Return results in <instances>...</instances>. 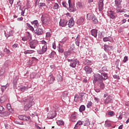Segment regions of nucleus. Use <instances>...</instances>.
Returning <instances> with one entry per match:
<instances>
[{"label":"nucleus","instance_id":"1","mask_svg":"<svg viewBox=\"0 0 129 129\" xmlns=\"http://www.w3.org/2000/svg\"><path fill=\"white\" fill-rule=\"evenodd\" d=\"M107 78H108L107 74L100 73L99 74H94L93 83L94 84H100V89L103 90L105 88V86L104 85V83H103V80H106Z\"/></svg>","mask_w":129,"mask_h":129},{"label":"nucleus","instance_id":"2","mask_svg":"<svg viewBox=\"0 0 129 129\" xmlns=\"http://www.w3.org/2000/svg\"><path fill=\"white\" fill-rule=\"evenodd\" d=\"M34 99V98L32 96H29L27 98L26 97L23 99V101H24L25 103V106L24 109L26 111L27 110H29L30 108H31V106H32L33 104V100Z\"/></svg>","mask_w":129,"mask_h":129},{"label":"nucleus","instance_id":"3","mask_svg":"<svg viewBox=\"0 0 129 129\" xmlns=\"http://www.w3.org/2000/svg\"><path fill=\"white\" fill-rule=\"evenodd\" d=\"M70 12H76L77 10H79L80 9H82L83 8V5H82V3L80 2H78L76 3V7L74 6V3H73V4H70Z\"/></svg>","mask_w":129,"mask_h":129},{"label":"nucleus","instance_id":"4","mask_svg":"<svg viewBox=\"0 0 129 129\" xmlns=\"http://www.w3.org/2000/svg\"><path fill=\"white\" fill-rule=\"evenodd\" d=\"M41 20L42 23L44 26H47L49 25V23L50 22V18L49 17V15L47 14H43L42 15Z\"/></svg>","mask_w":129,"mask_h":129},{"label":"nucleus","instance_id":"5","mask_svg":"<svg viewBox=\"0 0 129 129\" xmlns=\"http://www.w3.org/2000/svg\"><path fill=\"white\" fill-rule=\"evenodd\" d=\"M48 47L47 45H44L41 47H40V49H37V53L39 54V55H42L43 54H45L46 52H47V49Z\"/></svg>","mask_w":129,"mask_h":129},{"label":"nucleus","instance_id":"6","mask_svg":"<svg viewBox=\"0 0 129 129\" xmlns=\"http://www.w3.org/2000/svg\"><path fill=\"white\" fill-rule=\"evenodd\" d=\"M38 44L39 42L37 40H34L30 42L29 46L31 49H36V47L38 46Z\"/></svg>","mask_w":129,"mask_h":129},{"label":"nucleus","instance_id":"7","mask_svg":"<svg viewBox=\"0 0 129 129\" xmlns=\"http://www.w3.org/2000/svg\"><path fill=\"white\" fill-rule=\"evenodd\" d=\"M19 118L21 120H24V121H30L31 120V117H30L29 116H26L24 115H19Z\"/></svg>","mask_w":129,"mask_h":129},{"label":"nucleus","instance_id":"8","mask_svg":"<svg viewBox=\"0 0 129 129\" xmlns=\"http://www.w3.org/2000/svg\"><path fill=\"white\" fill-rule=\"evenodd\" d=\"M73 3H72V0H69L68 3L66 2H62V5L63 8H66V9H69V10L70 12V5H73Z\"/></svg>","mask_w":129,"mask_h":129},{"label":"nucleus","instance_id":"9","mask_svg":"<svg viewBox=\"0 0 129 129\" xmlns=\"http://www.w3.org/2000/svg\"><path fill=\"white\" fill-rule=\"evenodd\" d=\"M85 23V17H81L77 21V24L79 26H82Z\"/></svg>","mask_w":129,"mask_h":129},{"label":"nucleus","instance_id":"10","mask_svg":"<svg viewBox=\"0 0 129 129\" xmlns=\"http://www.w3.org/2000/svg\"><path fill=\"white\" fill-rule=\"evenodd\" d=\"M112 102V97L111 95L108 96L104 100V104H108Z\"/></svg>","mask_w":129,"mask_h":129},{"label":"nucleus","instance_id":"11","mask_svg":"<svg viewBox=\"0 0 129 129\" xmlns=\"http://www.w3.org/2000/svg\"><path fill=\"white\" fill-rule=\"evenodd\" d=\"M56 115H57V114L56 113V111H52L49 112L48 113L47 117L48 118L52 119V118H54V117H56Z\"/></svg>","mask_w":129,"mask_h":129},{"label":"nucleus","instance_id":"12","mask_svg":"<svg viewBox=\"0 0 129 129\" xmlns=\"http://www.w3.org/2000/svg\"><path fill=\"white\" fill-rule=\"evenodd\" d=\"M68 62L71 63L70 65H79V60L77 59H68Z\"/></svg>","mask_w":129,"mask_h":129},{"label":"nucleus","instance_id":"13","mask_svg":"<svg viewBox=\"0 0 129 129\" xmlns=\"http://www.w3.org/2000/svg\"><path fill=\"white\" fill-rule=\"evenodd\" d=\"M104 0H99V3H98V9L99 12H102L103 10V2Z\"/></svg>","mask_w":129,"mask_h":129},{"label":"nucleus","instance_id":"14","mask_svg":"<svg viewBox=\"0 0 129 129\" xmlns=\"http://www.w3.org/2000/svg\"><path fill=\"white\" fill-rule=\"evenodd\" d=\"M34 32L36 35L40 36V35H42L43 33H44V30L42 28H37L34 31Z\"/></svg>","mask_w":129,"mask_h":129},{"label":"nucleus","instance_id":"15","mask_svg":"<svg viewBox=\"0 0 129 129\" xmlns=\"http://www.w3.org/2000/svg\"><path fill=\"white\" fill-rule=\"evenodd\" d=\"M67 23H68V21L67 20L60 19L59 22V26H61V27H65V26H67Z\"/></svg>","mask_w":129,"mask_h":129},{"label":"nucleus","instance_id":"16","mask_svg":"<svg viewBox=\"0 0 129 129\" xmlns=\"http://www.w3.org/2000/svg\"><path fill=\"white\" fill-rule=\"evenodd\" d=\"M84 70H85V71H86V73H87V74H90V73H91V72H92V69H91L88 66L85 67Z\"/></svg>","mask_w":129,"mask_h":129},{"label":"nucleus","instance_id":"17","mask_svg":"<svg viewBox=\"0 0 129 129\" xmlns=\"http://www.w3.org/2000/svg\"><path fill=\"white\" fill-rule=\"evenodd\" d=\"M74 20L73 18H71L70 20L69 21L68 26L69 28H72L73 26H74Z\"/></svg>","mask_w":129,"mask_h":129},{"label":"nucleus","instance_id":"18","mask_svg":"<svg viewBox=\"0 0 129 129\" xmlns=\"http://www.w3.org/2000/svg\"><path fill=\"white\" fill-rule=\"evenodd\" d=\"M108 16L109 17L110 19H115V16H114V13L112 11H110L108 13Z\"/></svg>","mask_w":129,"mask_h":129},{"label":"nucleus","instance_id":"19","mask_svg":"<svg viewBox=\"0 0 129 129\" xmlns=\"http://www.w3.org/2000/svg\"><path fill=\"white\" fill-rule=\"evenodd\" d=\"M91 34L92 36H93L95 38H96V37H97V30L92 29L91 31Z\"/></svg>","mask_w":129,"mask_h":129},{"label":"nucleus","instance_id":"20","mask_svg":"<svg viewBox=\"0 0 129 129\" xmlns=\"http://www.w3.org/2000/svg\"><path fill=\"white\" fill-rule=\"evenodd\" d=\"M32 25H34V28H38L40 27V25H39V22L38 20H34L33 22H31Z\"/></svg>","mask_w":129,"mask_h":129},{"label":"nucleus","instance_id":"21","mask_svg":"<svg viewBox=\"0 0 129 129\" xmlns=\"http://www.w3.org/2000/svg\"><path fill=\"white\" fill-rule=\"evenodd\" d=\"M48 82L49 83H53V82H54V81H55V78H54V76H53V75H50L48 77Z\"/></svg>","mask_w":129,"mask_h":129},{"label":"nucleus","instance_id":"22","mask_svg":"<svg viewBox=\"0 0 129 129\" xmlns=\"http://www.w3.org/2000/svg\"><path fill=\"white\" fill-rule=\"evenodd\" d=\"M75 42L77 46L79 47V43H80V35H78L76 39H75Z\"/></svg>","mask_w":129,"mask_h":129},{"label":"nucleus","instance_id":"23","mask_svg":"<svg viewBox=\"0 0 129 129\" xmlns=\"http://www.w3.org/2000/svg\"><path fill=\"white\" fill-rule=\"evenodd\" d=\"M94 17L95 16L93 14L89 13L87 15V19L90 21V20H92Z\"/></svg>","mask_w":129,"mask_h":129},{"label":"nucleus","instance_id":"24","mask_svg":"<svg viewBox=\"0 0 129 129\" xmlns=\"http://www.w3.org/2000/svg\"><path fill=\"white\" fill-rule=\"evenodd\" d=\"M9 115H10V113L8 111L0 112V116H9Z\"/></svg>","mask_w":129,"mask_h":129},{"label":"nucleus","instance_id":"25","mask_svg":"<svg viewBox=\"0 0 129 129\" xmlns=\"http://www.w3.org/2000/svg\"><path fill=\"white\" fill-rule=\"evenodd\" d=\"M36 61V62L38 61V59L36 57H32V60H29V65H31V64H34V62Z\"/></svg>","mask_w":129,"mask_h":129},{"label":"nucleus","instance_id":"26","mask_svg":"<svg viewBox=\"0 0 129 129\" xmlns=\"http://www.w3.org/2000/svg\"><path fill=\"white\" fill-rule=\"evenodd\" d=\"M68 96V92H64L61 95V98L62 99H66Z\"/></svg>","mask_w":129,"mask_h":129},{"label":"nucleus","instance_id":"27","mask_svg":"<svg viewBox=\"0 0 129 129\" xmlns=\"http://www.w3.org/2000/svg\"><path fill=\"white\" fill-rule=\"evenodd\" d=\"M104 47L105 51H110V50H111V47H110L106 44H105Z\"/></svg>","mask_w":129,"mask_h":129},{"label":"nucleus","instance_id":"28","mask_svg":"<svg viewBox=\"0 0 129 129\" xmlns=\"http://www.w3.org/2000/svg\"><path fill=\"white\" fill-rule=\"evenodd\" d=\"M13 31H10L9 34H7V32H5V36L7 37V38H9V37H11V36L13 35Z\"/></svg>","mask_w":129,"mask_h":129},{"label":"nucleus","instance_id":"29","mask_svg":"<svg viewBox=\"0 0 129 129\" xmlns=\"http://www.w3.org/2000/svg\"><path fill=\"white\" fill-rule=\"evenodd\" d=\"M120 4H121V0H115V5L116 7L120 6Z\"/></svg>","mask_w":129,"mask_h":129},{"label":"nucleus","instance_id":"30","mask_svg":"<svg viewBox=\"0 0 129 129\" xmlns=\"http://www.w3.org/2000/svg\"><path fill=\"white\" fill-rule=\"evenodd\" d=\"M71 54V51H70V50H68L64 52V55L66 58H67V57H68L69 56H70Z\"/></svg>","mask_w":129,"mask_h":129},{"label":"nucleus","instance_id":"31","mask_svg":"<svg viewBox=\"0 0 129 129\" xmlns=\"http://www.w3.org/2000/svg\"><path fill=\"white\" fill-rule=\"evenodd\" d=\"M35 51L33 50H27L25 51H24V54H33V53H34Z\"/></svg>","mask_w":129,"mask_h":129},{"label":"nucleus","instance_id":"32","mask_svg":"<svg viewBox=\"0 0 129 129\" xmlns=\"http://www.w3.org/2000/svg\"><path fill=\"white\" fill-rule=\"evenodd\" d=\"M84 110H85V106H84V105H82L80 107V108H79L80 112H82L83 111H84Z\"/></svg>","mask_w":129,"mask_h":129},{"label":"nucleus","instance_id":"33","mask_svg":"<svg viewBox=\"0 0 129 129\" xmlns=\"http://www.w3.org/2000/svg\"><path fill=\"white\" fill-rule=\"evenodd\" d=\"M105 127H109V126H111V124L108 122V121L106 120L105 122V124H104Z\"/></svg>","mask_w":129,"mask_h":129},{"label":"nucleus","instance_id":"34","mask_svg":"<svg viewBox=\"0 0 129 129\" xmlns=\"http://www.w3.org/2000/svg\"><path fill=\"white\" fill-rule=\"evenodd\" d=\"M56 79L57 81H62L63 80V78L62 76L60 75H57L56 76Z\"/></svg>","mask_w":129,"mask_h":129},{"label":"nucleus","instance_id":"35","mask_svg":"<svg viewBox=\"0 0 129 129\" xmlns=\"http://www.w3.org/2000/svg\"><path fill=\"white\" fill-rule=\"evenodd\" d=\"M82 122L81 121H80V120H79L77 122V124L75 125V128L77 129V127H78V125H82Z\"/></svg>","mask_w":129,"mask_h":129},{"label":"nucleus","instance_id":"36","mask_svg":"<svg viewBox=\"0 0 129 129\" xmlns=\"http://www.w3.org/2000/svg\"><path fill=\"white\" fill-rule=\"evenodd\" d=\"M26 25L30 31H34V27H33L32 26H31V25H30V24L26 23Z\"/></svg>","mask_w":129,"mask_h":129},{"label":"nucleus","instance_id":"37","mask_svg":"<svg viewBox=\"0 0 129 129\" xmlns=\"http://www.w3.org/2000/svg\"><path fill=\"white\" fill-rule=\"evenodd\" d=\"M4 52H5V53H6V54H8V55H10V54H11V51L9 50L7 48H5L4 49Z\"/></svg>","mask_w":129,"mask_h":129},{"label":"nucleus","instance_id":"38","mask_svg":"<svg viewBox=\"0 0 129 129\" xmlns=\"http://www.w3.org/2000/svg\"><path fill=\"white\" fill-rule=\"evenodd\" d=\"M56 123L58 125H63V124H64V122L62 120L57 121Z\"/></svg>","mask_w":129,"mask_h":129},{"label":"nucleus","instance_id":"39","mask_svg":"<svg viewBox=\"0 0 129 129\" xmlns=\"http://www.w3.org/2000/svg\"><path fill=\"white\" fill-rule=\"evenodd\" d=\"M59 9V5L58 3H54L53 5V10H58Z\"/></svg>","mask_w":129,"mask_h":129},{"label":"nucleus","instance_id":"40","mask_svg":"<svg viewBox=\"0 0 129 129\" xmlns=\"http://www.w3.org/2000/svg\"><path fill=\"white\" fill-rule=\"evenodd\" d=\"M20 89L21 91L25 92V91L28 90V87L24 86L21 87Z\"/></svg>","mask_w":129,"mask_h":129},{"label":"nucleus","instance_id":"41","mask_svg":"<svg viewBox=\"0 0 129 129\" xmlns=\"http://www.w3.org/2000/svg\"><path fill=\"white\" fill-rule=\"evenodd\" d=\"M116 13H120L121 11V7L116 6Z\"/></svg>","mask_w":129,"mask_h":129},{"label":"nucleus","instance_id":"42","mask_svg":"<svg viewBox=\"0 0 129 129\" xmlns=\"http://www.w3.org/2000/svg\"><path fill=\"white\" fill-rule=\"evenodd\" d=\"M58 52H59L60 53H63L64 52V49H63L62 46H59Z\"/></svg>","mask_w":129,"mask_h":129},{"label":"nucleus","instance_id":"43","mask_svg":"<svg viewBox=\"0 0 129 129\" xmlns=\"http://www.w3.org/2000/svg\"><path fill=\"white\" fill-rule=\"evenodd\" d=\"M92 102L90 101V102H88L87 105V108H90L91 107V106H92Z\"/></svg>","mask_w":129,"mask_h":129},{"label":"nucleus","instance_id":"44","mask_svg":"<svg viewBox=\"0 0 129 129\" xmlns=\"http://www.w3.org/2000/svg\"><path fill=\"white\" fill-rule=\"evenodd\" d=\"M92 21L94 24H97L98 23V20L95 18V16L93 18Z\"/></svg>","mask_w":129,"mask_h":129},{"label":"nucleus","instance_id":"45","mask_svg":"<svg viewBox=\"0 0 129 129\" xmlns=\"http://www.w3.org/2000/svg\"><path fill=\"white\" fill-rule=\"evenodd\" d=\"M54 56H55V52H54V51L51 52L49 54V57H50V58H54Z\"/></svg>","mask_w":129,"mask_h":129},{"label":"nucleus","instance_id":"46","mask_svg":"<svg viewBox=\"0 0 129 129\" xmlns=\"http://www.w3.org/2000/svg\"><path fill=\"white\" fill-rule=\"evenodd\" d=\"M7 87H8V86H2V87H1L2 92H4L5 91V90H6L7 89Z\"/></svg>","mask_w":129,"mask_h":129},{"label":"nucleus","instance_id":"47","mask_svg":"<svg viewBox=\"0 0 129 129\" xmlns=\"http://www.w3.org/2000/svg\"><path fill=\"white\" fill-rule=\"evenodd\" d=\"M110 37H104L103 40L104 41V42H109V41H110V38H109Z\"/></svg>","mask_w":129,"mask_h":129},{"label":"nucleus","instance_id":"48","mask_svg":"<svg viewBox=\"0 0 129 129\" xmlns=\"http://www.w3.org/2000/svg\"><path fill=\"white\" fill-rule=\"evenodd\" d=\"M71 50H72V51L75 50L76 49L75 48V44H72L71 46Z\"/></svg>","mask_w":129,"mask_h":129},{"label":"nucleus","instance_id":"49","mask_svg":"<svg viewBox=\"0 0 129 129\" xmlns=\"http://www.w3.org/2000/svg\"><path fill=\"white\" fill-rule=\"evenodd\" d=\"M76 116H77L76 113H73L72 114L71 118H73V119H75V118H76Z\"/></svg>","mask_w":129,"mask_h":129},{"label":"nucleus","instance_id":"50","mask_svg":"<svg viewBox=\"0 0 129 129\" xmlns=\"http://www.w3.org/2000/svg\"><path fill=\"white\" fill-rule=\"evenodd\" d=\"M126 61H128V57L127 56H125L124 57L123 62H124V63H125V62H126Z\"/></svg>","mask_w":129,"mask_h":129},{"label":"nucleus","instance_id":"51","mask_svg":"<svg viewBox=\"0 0 129 129\" xmlns=\"http://www.w3.org/2000/svg\"><path fill=\"white\" fill-rule=\"evenodd\" d=\"M85 65H90V64H91V61L87 59L86 60V62H85Z\"/></svg>","mask_w":129,"mask_h":129},{"label":"nucleus","instance_id":"52","mask_svg":"<svg viewBox=\"0 0 129 129\" xmlns=\"http://www.w3.org/2000/svg\"><path fill=\"white\" fill-rule=\"evenodd\" d=\"M113 78L114 79H118V80H119L120 79V78H119V76H117V75H114L113 76Z\"/></svg>","mask_w":129,"mask_h":129},{"label":"nucleus","instance_id":"53","mask_svg":"<svg viewBox=\"0 0 129 129\" xmlns=\"http://www.w3.org/2000/svg\"><path fill=\"white\" fill-rule=\"evenodd\" d=\"M114 114V112L113 111H110L108 113V115H110V116H112Z\"/></svg>","mask_w":129,"mask_h":129},{"label":"nucleus","instance_id":"54","mask_svg":"<svg viewBox=\"0 0 129 129\" xmlns=\"http://www.w3.org/2000/svg\"><path fill=\"white\" fill-rule=\"evenodd\" d=\"M22 41H28V40H29V37L25 36L22 38Z\"/></svg>","mask_w":129,"mask_h":129},{"label":"nucleus","instance_id":"55","mask_svg":"<svg viewBox=\"0 0 129 129\" xmlns=\"http://www.w3.org/2000/svg\"><path fill=\"white\" fill-rule=\"evenodd\" d=\"M51 33L47 32L46 33V38H50V37H51Z\"/></svg>","mask_w":129,"mask_h":129},{"label":"nucleus","instance_id":"56","mask_svg":"<svg viewBox=\"0 0 129 129\" xmlns=\"http://www.w3.org/2000/svg\"><path fill=\"white\" fill-rule=\"evenodd\" d=\"M7 107L8 109H9V110H10V109H11L12 108V107H11V104H7Z\"/></svg>","mask_w":129,"mask_h":129},{"label":"nucleus","instance_id":"57","mask_svg":"<svg viewBox=\"0 0 129 129\" xmlns=\"http://www.w3.org/2000/svg\"><path fill=\"white\" fill-rule=\"evenodd\" d=\"M121 32H123V29L122 28L120 27L118 29V32L119 33H121Z\"/></svg>","mask_w":129,"mask_h":129},{"label":"nucleus","instance_id":"58","mask_svg":"<svg viewBox=\"0 0 129 129\" xmlns=\"http://www.w3.org/2000/svg\"><path fill=\"white\" fill-rule=\"evenodd\" d=\"M95 91H96L97 93H98L100 91V88H96L94 89Z\"/></svg>","mask_w":129,"mask_h":129},{"label":"nucleus","instance_id":"59","mask_svg":"<svg viewBox=\"0 0 129 129\" xmlns=\"http://www.w3.org/2000/svg\"><path fill=\"white\" fill-rule=\"evenodd\" d=\"M18 46H19V44H14L13 45V48H15V49H16V48L18 47Z\"/></svg>","mask_w":129,"mask_h":129},{"label":"nucleus","instance_id":"60","mask_svg":"<svg viewBox=\"0 0 129 129\" xmlns=\"http://www.w3.org/2000/svg\"><path fill=\"white\" fill-rule=\"evenodd\" d=\"M52 48L55 50L56 49V43H52Z\"/></svg>","mask_w":129,"mask_h":129},{"label":"nucleus","instance_id":"61","mask_svg":"<svg viewBox=\"0 0 129 129\" xmlns=\"http://www.w3.org/2000/svg\"><path fill=\"white\" fill-rule=\"evenodd\" d=\"M94 100H95V101H96L97 102H99V98H96V97H94Z\"/></svg>","mask_w":129,"mask_h":129},{"label":"nucleus","instance_id":"62","mask_svg":"<svg viewBox=\"0 0 129 129\" xmlns=\"http://www.w3.org/2000/svg\"><path fill=\"white\" fill-rule=\"evenodd\" d=\"M42 44H43V45H47V42L45 41V40L41 41Z\"/></svg>","mask_w":129,"mask_h":129},{"label":"nucleus","instance_id":"63","mask_svg":"<svg viewBox=\"0 0 129 129\" xmlns=\"http://www.w3.org/2000/svg\"><path fill=\"white\" fill-rule=\"evenodd\" d=\"M39 6L40 7H45V6H46V4L45 3H40Z\"/></svg>","mask_w":129,"mask_h":129},{"label":"nucleus","instance_id":"64","mask_svg":"<svg viewBox=\"0 0 129 129\" xmlns=\"http://www.w3.org/2000/svg\"><path fill=\"white\" fill-rule=\"evenodd\" d=\"M120 13H126V10L122 9V10H121Z\"/></svg>","mask_w":129,"mask_h":129}]
</instances>
